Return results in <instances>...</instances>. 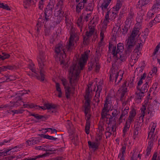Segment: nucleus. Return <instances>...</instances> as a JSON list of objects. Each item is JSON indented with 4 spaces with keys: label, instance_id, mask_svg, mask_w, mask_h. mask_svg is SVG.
I'll use <instances>...</instances> for the list:
<instances>
[{
    "label": "nucleus",
    "instance_id": "1",
    "mask_svg": "<svg viewBox=\"0 0 160 160\" xmlns=\"http://www.w3.org/2000/svg\"><path fill=\"white\" fill-rule=\"evenodd\" d=\"M90 52L89 50L86 51L82 54L78 61L73 63V65L70 67L69 71L70 86H67L68 82L66 79L63 78L61 79V81L64 87L65 95L67 98H69L71 94L74 92V86L77 84L79 73L87 63Z\"/></svg>",
    "mask_w": 160,
    "mask_h": 160
},
{
    "label": "nucleus",
    "instance_id": "2",
    "mask_svg": "<svg viewBox=\"0 0 160 160\" xmlns=\"http://www.w3.org/2000/svg\"><path fill=\"white\" fill-rule=\"evenodd\" d=\"M142 14L140 16L137 17L136 18L137 22L134 28L132 29L130 36L128 39L126 40L127 45L128 49H131L135 44V41L136 37H139L141 34L140 29L141 27V22L142 21V16L145 14V11H142Z\"/></svg>",
    "mask_w": 160,
    "mask_h": 160
},
{
    "label": "nucleus",
    "instance_id": "3",
    "mask_svg": "<svg viewBox=\"0 0 160 160\" xmlns=\"http://www.w3.org/2000/svg\"><path fill=\"white\" fill-rule=\"evenodd\" d=\"M157 126V123L152 122L150 124L148 129V144L146 151L145 157L147 158L150 154L151 149L153 145V143L155 142L157 138V136L155 132V129Z\"/></svg>",
    "mask_w": 160,
    "mask_h": 160
},
{
    "label": "nucleus",
    "instance_id": "4",
    "mask_svg": "<svg viewBox=\"0 0 160 160\" xmlns=\"http://www.w3.org/2000/svg\"><path fill=\"white\" fill-rule=\"evenodd\" d=\"M109 50L114 58L117 60L120 59L123 61L125 59V57L123 54L124 46L122 43H119L117 45V48L112 44L109 43Z\"/></svg>",
    "mask_w": 160,
    "mask_h": 160
},
{
    "label": "nucleus",
    "instance_id": "5",
    "mask_svg": "<svg viewBox=\"0 0 160 160\" xmlns=\"http://www.w3.org/2000/svg\"><path fill=\"white\" fill-rule=\"evenodd\" d=\"M55 52L58 54L57 58L59 57L58 59L60 64L62 65V67L65 68L68 67V63L67 60L65 59L66 55L65 51L62 44L59 43L56 45Z\"/></svg>",
    "mask_w": 160,
    "mask_h": 160
},
{
    "label": "nucleus",
    "instance_id": "6",
    "mask_svg": "<svg viewBox=\"0 0 160 160\" xmlns=\"http://www.w3.org/2000/svg\"><path fill=\"white\" fill-rule=\"evenodd\" d=\"M70 32V35L69 42L66 47L67 51L69 52H70L72 50L75 45V43L79 40V36L77 34V31L74 27H71Z\"/></svg>",
    "mask_w": 160,
    "mask_h": 160
},
{
    "label": "nucleus",
    "instance_id": "7",
    "mask_svg": "<svg viewBox=\"0 0 160 160\" xmlns=\"http://www.w3.org/2000/svg\"><path fill=\"white\" fill-rule=\"evenodd\" d=\"M143 43L142 41L139 40L138 41V45L136 47L135 50L132 53L131 58L129 60V65L131 67L134 66L135 63L137 61L141 54L140 50L142 47Z\"/></svg>",
    "mask_w": 160,
    "mask_h": 160
},
{
    "label": "nucleus",
    "instance_id": "8",
    "mask_svg": "<svg viewBox=\"0 0 160 160\" xmlns=\"http://www.w3.org/2000/svg\"><path fill=\"white\" fill-rule=\"evenodd\" d=\"M46 57L42 52H40L38 57V61L40 69L41 77H38V79L43 81L45 78L44 66L46 62Z\"/></svg>",
    "mask_w": 160,
    "mask_h": 160
},
{
    "label": "nucleus",
    "instance_id": "9",
    "mask_svg": "<svg viewBox=\"0 0 160 160\" xmlns=\"http://www.w3.org/2000/svg\"><path fill=\"white\" fill-rule=\"evenodd\" d=\"M91 84H89L87 86L86 90L85 98L86 101L84 103V113H88L90 110V99L92 97V92L91 89Z\"/></svg>",
    "mask_w": 160,
    "mask_h": 160
},
{
    "label": "nucleus",
    "instance_id": "10",
    "mask_svg": "<svg viewBox=\"0 0 160 160\" xmlns=\"http://www.w3.org/2000/svg\"><path fill=\"white\" fill-rule=\"evenodd\" d=\"M112 102L111 101V97L109 96H107L106 97V100L105 101V103L103 108L102 112V116L104 120H107L108 119L107 117V112L110 110L112 106Z\"/></svg>",
    "mask_w": 160,
    "mask_h": 160
},
{
    "label": "nucleus",
    "instance_id": "11",
    "mask_svg": "<svg viewBox=\"0 0 160 160\" xmlns=\"http://www.w3.org/2000/svg\"><path fill=\"white\" fill-rule=\"evenodd\" d=\"M118 12L111 8L107 12L104 20V23L105 25H107L110 21L113 20L116 18Z\"/></svg>",
    "mask_w": 160,
    "mask_h": 160
},
{
    "label": "nucleus",
    "instance_id": "12",
    "mask_svg": "<svg viewBox=\"0 0 160 160\" xmlns=\"http://www.w3.org/2000/svg\"><path fill=\"white\" fill-rule=\"evenodd\" d=\"M88 26L89 31L86 32V36L83 37V43L85 45H87L88 43L89 38L94 34L95 32V27L94 22H93L92 23V22L91 21L88 24Z\"/></svg>",
    "mask_w": 160,
    "mask_h": 160
},
{
    "label": "nucleus",
    "instance_id": "13",
    "mask_svg": "<svg viewBox=\"0 0 160 160\" xmlns=\"http://www.w3.org/2000/svg\"><path fill=\"white\" fill-rule=\"evenodd\" d=\"M55 0H50L48 5L47 6L45 11V19L47 20H49V17H51L52 14V10L53 8Z\"/></svg>",
    "mask_w": 160,
    "mask_h": 160
},
{
    "label": "nucleus",
    "instance_id": "14",
    "mask_svg": "<svg viewBox=\"0 0 160 160\" xmlns=\"http://www.w3.org/2000/svg\"><path fill=\"white\" fill-rule=\"evenodd\" d=\"M124 72L123 71L120 70L118 72H111L110 73V78L112 80L115 78V82L116 84H118L122 79Z\"/></svg>",
    "mask_w": 160,
    "mask_h": 160
},
{
    "label": "nucleus",
    "instance_id": "15",
    "mask_svg": "<svg viewBox=\"0 0 160 160\" xmlns=\"http://www.w3.org/2000/svg\"><path fill=\"white\" fill-rule=\"evenodd\" d=\"M63 2L62 0H58V2L54 11V15L55 17L61 18L63 16V12L62 10L63 8Z\"/></svg>",
    "mask_w": 160,
    "mask_h": 160
},
{
    "label": "nucleus",
    "instance_id": "16",
    "mask_svg": "<svg viewBox=\"0 0 160 160\" xmlns=\"http://www.w3.org/2000/svg\"><path fill=\"white\" fill-rule=\"evenodd\" d=\"M106 33V30L104 29H102L101 30L100 32V42L98 43V48H97L96 52L99 53L100 51H101L102 49V46L104 44L103 39L105 37V34Z\"/></svg>",
    "mask_w": 160,
    "mask_h": 160
},
{
    "label": "nucleus",
    "instance_id": "17",
    "mask_svg": "<svg viewBox=\"0 0 160 160\" xmlns=\"http://www.w3.org/2000/svg\"><path fill=\"white\" fill-rule=\"evenodd\" d=\"M35 149L36 150L42 151H53L51 148V146L47 144H44L41 145L36 146L35 147Z\"/></svg>",
    "mask_w": 160,
    "mask_h": 160
},
{
    "label": "nucleus",
    "instance_id": "18",
    "mask_svg": "<svg viewBox=\"0 0 160 160\" xmlns=\"http://www.w3.org/2000/svg\"><path fill=\"white\" fill-rule=\"evenodd\" d=\"M18 105H19L17 104V102H11L8 104L0 105V110L2 108L3 109H5V110H7V111H8V109H12L13 107H16Z\"/></svg>",
    "mask_w": 160,
    "mask_h": 160
},
{
    "label": "nucleus",
    "instance_id": "19",
    "mask_svg": "<svg viewBox=\"0 0 160 160\" xmlns=\"http://www.w3.org/2000/svg\"><path fill=\"white\" fill-rule=\"evenodd\" d=\"M111 0H105L100 6L102 11V14L104 12L108 11V6Z\"/></svg>",
    "mask_w": 160,
    "mask_h": 160
},
{
    "label": "nucleus",
    "instance_id": "20",
    "mask_svg": "<svg viewBox=\"0 0 160 160\" xmlns=\"http://www.w3.org/2000/svg\"><path fill=\"white\" fill-rule=\"evenodd\" d=\"M56 106L55 105L50 104V103H47L44 105V107H40L43 109H48V110H52V113L55 112L56 111L55 110V108H56Z\"/></svg>",
    "mask_w": 160,
    "mask_h": 160
},
{
    "label": "nucleus",
    "instance_id": "21",
    "mask_svg": "<svg viewBox=\"0 0 160 160\" xmlns=\"http://www.w3.org/2000/svg\"><path fill=\"white\" fill-rule=\"evenodd\" d=\"M155 14L157 13L160 10V2L156 0L151 9Z\"/></svg>",
    "mask_w": 160,
    "mask_h": 160
},
{
    "label": "nucleus",
    "instance_id": "22",
    "mask_svg": "<svg viewBox=\"0 0 160 160\" xmlns=\"http://www.w3.org/2000/svg\"><path fill=\"white\" fill-rule=\"evenodd\" d=\"M150 1V0H139L136 5V7L140 9L142 8L143 7H145Z\"/></svg>",
    "mask_w": 160,
    "mask_h": 160
},
{
    "label": "nucleus",
    "instance_id": "23",
    "mask_svg": "<svg viewBox=\"0 0 160 160\" xmlns=\"http://www.w3.org/2000/svg\"><path fill=\"white\" fill-rule=\"evenodd\" d=\"M126 146L123 145L121 148L119 153L118 157L120 158V160H125L124 154L126 153Z\"/></svg>",
    "mask_w": 160,
    "mask_h": 160
},
{
    "label": "nucleus",
    "instance_id": "24",
    "mask_svg": "<svg viewBox=\"0 0 160 160\" xmlns=\"http://www.w3.org/2000/svg\"><path fill=\"white\" fill-rule=\"evenodd\" d=\"M87 2V0H81L76 6V11L79 13L80 12L81 9H82L84 7L85 4Z\"/></svg>",
    "mask_w": 160,
    "mask_h": 160
},
{
    "label": "nucleus",
    "instance_id": "25",
    "mask_svg": "<svg viewBox=\"0 0 160 160\" xmlns=\"http://www.w3.org/2000/svg\"><path fill=\"white\" fill-rule=\"evenodd\" d=\"M97 89L96 91V93L94 99L96 102H98L99 101L100 94L102 91V88L101 86L100 85L97 86Z\"/></svg>",
    "mask_w": 160,
    "mask_h": 160
},
{
    "label": "nucleus",
    "instance_id": "26",
    "mask_svg": "<svg viewBox=\"0 0 160 160\" xmlns=\"http://www.w3.org/2000/svg\"><path fill=\"white\" fill-rule=\"evenodd\" d=\"M88 144L89 148L92 149V150L95 151L98 149L99 145L98 143L89 141L88 142Z\"/></svg>",
    "mask_w": 160,
    "mask_h": 160
},
{
    "label": "nucleus",
    "instance_id": "27",
    "mask_svg": "<svg viewBox=\"0 0 160 160\" xmlns=\"http://www.w3.org/2000/svg\"><path fill=\"white\" fill-rule=\"evenodd\" d=\"M127 82L124 81L123 84L122 86V87L119 89V91L121 92V99L124 96V94L127 92Z\"/></svg>",
    "mask_w": 160,
    "mask_h": 160
},
{
    "label": "nucleus",
    "instance_id": "28",
    "mask_svg": "<svg viewBox=\"0 0 160 160\" xmlns=\"http://www.w3.org/2000/svg\"><path fill=\"white\" fill-rule=\"evenodd\" d=\"M136 115V110L134 108L132 109L129 112V115L128 121L132 122L134 121V118Z\"/></svg>",
    "mask_w": 160,
    "mask_h": 160
},
{
    "label": "nucleus",
    "instance_id": "29",
    "mask_svg": "<svg viewBox=\"0 0 160 160\" xmlns=\"http://www.w3.org/2000/svg\"><path fill=\"white\" fill-rule=\"evenodd\" d=\"M38 142V141L35 137H32L28 140L26 142V144L28 146H32L37 144Z\"/></svg>",
    "mask_w": 160,
    "mask_h": 160
},
{
    "label": "nucleus",
    "instance_id": "30",
    "mask_svg": "<svg viewBox=\"0 0 160 160\" xmlns=\"http://www.w3.org/2000/svg\"><path fill=\"white\" fill-rule=\"evenodd\" d=\"M125 106H123V107L122 109V112L121 115L124 117V119H125L126 116H127L128 112L129 111V108L128 107H125Z\"/></svg>",
    "mask_w": 160,
    "mask_h": 160
},
{
    "label": "nucleus",
    "instance_id": "31",
    "mask_svg": "<svg viewBox=\"0 0 160 160\" xmlns=\"http://www.w3.org/2000/svg\"><path fill=\"white\" fill-rule=\"evenodd\" d=\"M122 6V2L120 0H118L117 1L116 5L112 8L118 13V12L121 7Z\"/></svg>",
    "mask_w": 160,
    "mask_h": 160
},
{
    "label": "nucleus",
    "instance_id": "32",
    "mask_svg": "<svg viewBox=\"0 0 160 160\" xmlns=\"http://www.w3.org/2000/svg\"><path fill=\"white\" fill-rule=\"evenodd\" d=\"M146 109V107L145 105H143L141 109V113L140 114V116H139L140 120H142V122L143 121V118L145 116V112Z\"/></svg>",
    "mask_w": 160,
    "mask_h": 160
},
{
    "label": "nucleus",
    "instance_id": "33",
    "mask_svg": "<svg viewBox=\"0 0 160 160\" xmlns=\"http://www.w3.org/2000/svg\"><path fill=\"white\" fill-rule=\"evenodd\" d=\"M82 18L81 16L77 20V24L79 28L80 31H82V28L83 26V22L82 21Z\"/></svg>",
    "mask_w": 160,
    "mask_h": 160
},
{
    "label": "nucleus",
    "instance_id": "34",
    "mask_svg": "<svg viewBox=\"0 0 160 160\" xmlns=\"http://www.w3.org/2000/svg\"><path fill=\"white\" fill-rule=\"evenodd\" d=\"M82 18H83L84 20L87 22L88 21L91 17V13H86L85 12H83L81 16Z\"/></svg>",
    "mask_w": 160,
    "mask_h": 160
},
{
    "label": "nucleus",
    "instance_id": "35",
    "mask_svg": "<svg viewBox=\"0 0 160 160\" xmlns=\"http://www.w3.org/2000/svg\"><path fill=\"white\" fill-rule=\"evenodd\" d=\"M48 154V153H46L42 155H39L37 156L32 157L26 159V160H35L37 159L38 158H42L44 157L47 156Z\"/></svg>",
    "mask_w": 160,
    "mask_h": 160
},
{
    "label": "nucleus",
    "instance_id": "36",
    "mask_svg": "<svg viewBox=\"0 0 160 160\" xmlns=\"http://www.w3.org/2000/svg\"><path fill=\"white\" fill-rule=\"evenodd\" d=\"M133 13L130 12L129 13L128 16L125 21L126 24H129L131 23L133 19Z\"/></svg>",
    "mask_w": 160,
    "mask_h": 160
},
{
    "label": "nucleus",
    "instance_id": "37",
    "mask_svg": "<svg viewBox=\"0 0 160 160\" xmlns=\"http://www.w3.org/2000/svg\"><path fill=\"white\" fill-rule=\"evenodd\" d=\"M56 90L58 93V97L59 98H61L62 96V92L61 91L60 84L58 83H56Z\"/></svg>",
    "mask_w": 160,
    "mask_h": 160
},
{
    "label": "nucleus",
    "instance_id": "38",
    "mask_svg": "<svg viewBox=\"0 0 160 160\" xmlns=\"http://www.w3.org/2000/svg\"><path fill=\"white\" fill-rule=\"evenodd\" d=\"M160 22V14H158L154 18V20L150 23V24H152V25H154L157 23Z\"/></svg>",
    "mask_w": 160,
    "mask_h": 160
},
{
    "label": "nucleus",
    "instance_id": "39",
    "mask_svg": "<svg viewBox=\"0 0 160 160\" xmlns=\"http://www.w3.org/2000/svg\"><path fill=\"white\" fill-rule=\"evenodd\" d=\"M112 131L114 132V126H112L110 129L109 128H107V131L105 132L106 138H109L111 136Z\"/></svg>",
    "mask_w": 160,
    "mask_h": 160
},
{
    "label": "nucleus",
    "instance_id": "40",
    "mask_svg": "<svg viewBox=\"0 0 160 160\" xmlns=\"http://www.w3.org/2000/svg\"><path fill=\"white\" fill-rule=\"evenodd\" d=\"M131 123L132 122H130L128 121L126 122L123 129V132H126L128 130Z\"/></svg>",
    "mask_w": 160,
    "mask_h": 160
},
{
    "label": "nucleus",
    "instance_id": "41",
    "mask_svg": "<svg viewBox=\"0 0 160 160\" xmlns=\"http://www.w3.org/2000/svg\"><path fill=\"white\" fill-rule=\"evenodd\" d=\"M28 68L32 72L34 73L37 75H38V69H35L34 68V65L32 63L31 64H30L28 66Z\"/></svg>",
    "mask_w": 160,
    "mask_h": 160
},
{
    "label": "nucleus",
    "instance_id": "42",
    "mask_svg": "<svg viewBox=\"0 0 160 160\" xmlns=\"http://www.w3.org/2000/svg\"><path fill=\"white\" fill-rule=\"evenodd\" d=\"M90 126V121H86V126L85 127V131L87 134H88L89 133V129Z\"/></svg>",
    "mask_w": 160,
    "mask_h": 160
},
{
    "label": "nucleus",
    "instance_id": "43",
    "mask_svg": "<svg viewBox=\"0 0 160 160\" xmlns=\"http://www.w3.org/2000/svg\"><path fill=\"white\" fill-rule=\"evenodd\" d=\"M138 89V90L136 92L137 97L138 99H141L144 96V93L140 90L139 89Z\"/></svg>",
    "mask_w": 160,
    "mask_h": 160
},
{
    "label": "nucleus",
    "instance_id": "44",
    "mask_svg": "<svg viewBox=\"0 0 160 160\" xmlns=\"http://www.w3.org/2000/svg\"><path fill=\"white\" fill-rule=\"evenodd\" d=\"M33 2L32 0H23V5L24 7L26 8H27Z\"/></svg>",
    "mask_w": 160,
    "mask_h": 160
},
{
    "label": "nucleus",
    "instance_id": "45",
    "mask_svg": "<svg viewBox=\"0 0 160 160\" xmlns=\"http://www.w3.org/2000/svg\"><path fill=\"white\" fill-rule=\"evenodd\" d=\"M10 55L5 52H2V55L0 54V59L4 60L9 58Z\"/></svg>",
    "mask_w": 160,
    "mask_h": 160
},
{
    "label": "nucleus",
    "instance_id": "46",
    "mask_svg": "<svg viewBox=\"0 0 160 160\" xmlns=\"http://www.w3.org/2000/svg\"><path fill=\"white\" fill-rule=\"evenodd\" d=\"M148 85L147 82H146L142 86V87L139 90L145 93L147 92L148 89Z\"/></svg>",
    "mask_w": 160,
    "mask_h": 160
},
{
    "label": "nucleus",
    "instance_id": "47",
    "mask_svg": "<svg viewBox=\"0 0 160 160\" xmlns=\"http://www.w3.org/2000/svg\"><path fill=\"white\" fill-rule=\"evenodd\" d=\"M0 8L7 10H10V8L6 4L3 3H0Z\"/></svg>",
    "mask_w": 160,
    "mask_h": 160
},
{
    "label": "nucleus",
    "instance_id": "48",
    "mask_svg": "<svg viewBox=\"0 0 160 160\" xmlns=\"http://www.w3.org/2000/svg\"><path fill=\"white\" fill-rule=\"evenodd\" d=\"M140 128H139L136 127L134 130L133 132V138L134 139H135L137 137V136L138 134V131H139Z\"/></svg>",
    "mask_w": 160,
    "mask_h": 160
},
{
    "label": "nucleus",
    "instance_id": "49",
    "mask_svg": "<svg viewBox=\"0 0 160 160\" xmlns=\"http://www.w3.org/2000/svg\"><path fill=\"white\" fill-rule=\"evenodd\" d=\"M157 72V69L156 67H153L151 70V72H149V77L153 75H156Z\"/></svg>",
    "mask_w": 160,
    "mask_h": 160
},
{
    "label": "nucleus",
    "instance_id": "50",
    "mask_svg": "<svg viewBox=\"0 0 160 160\" xmlns=\"http://www.w3.org/2000/svg\"><path fill=\"white\" fill-rule=\"evenodd\" d=\"M93 5L91 3H89L88 4V6L86 8V11H92L93 10Z\"/></svg>",
    "mask_w": 160,
    "mask_h": 160
},
{
    "label": "nucleus",
    "instance_id": "51",
    "mask_svg": "<svg viewBox=\"0 0 160 160\" xmlns=\"http://www.w3.org/2000/svg\"><path fill=\"white\" fill-rule=\"evenodd\" d=\"M43 137L44 138H45L46 139H48L50 140H54V141H56L57 139V138H55L53 136H50L48 135H44Z\"/></svg>",
    "mask_w": 160,
    "mask_h": 160
},
{
    "label": "nucleus",
    "instance_id": "52",
    "mask_svg": "<svg viewBox=\"0 0 160 160\" xmlns=\"http://www.w3.org/2000/svg\"><path fill=\"white\" fill-rule=\"evenodd\" d=\"M155 14L151 9H150L148 12L147 15V17L148 18H150L153 17Z\"/></svg>",
    "mask_w": 160,
    "mask_h": 160
},
{
    "label": "nucleus",
    "instance_id": "53",
    "mask_svg": "<svg viewBox=\"0 0 160 160\" xmlns=\"http://www.w3.org/2000/svg\"><path fill=\"white\" fill-rule=\"evenodd\" d=\"M5 67L6 69V71L7 70V69L10 70H14V69H16L17 68L16 66H5Z\"/></svg>",
    "mask_w": 160,
    "mask_h": 160
},
{
    "label": "nucleus",
    "instance_id": "54",
    "mask_svg": "<svg viewBox=\"0 0 160 160\" xmlns=\"http://www.w3.org/2000/svg\"><path fill=\"white\" fill-rule=\"evenodd\" d=\"M128 24L125 25L122 29V34L124 35H125L127 33L128 30Z\"/></svg>",
    "mask_w": 160,
    "mask_h": 160
},
{
    "label": "nucleus",
    "instance_id": "55",
    "mask_svg": "<svg viewBox=\"0 0 160 160\" xmlns=\"http://www.w3.org/2000/svg\"><path fill=\"white\" fill-rule=\"evenodd\" d=\"M111 114L112 116L113 117H115L118 114V112L117 110L115 109H113L111 110Z\"/></svg>",
    "mask_w": 160,
    "mask_h": 160
},
{
    "label": "nucleus",
    "instance_id": "56",
    "mask_svg": "<svg viewBox=\"0 0 160 160\" xmlns=\"http://www.w3.org/2000/svg\"><path fill=\"white\" fill-rule=\"evenodd\" d=\"M160 48V42L158 44L156 47L154 49L153 52V54L155 55L156 54L157 52H158L159 48Z\"/></svg>",
    "mask_w": 160,
    "mask_h": 160
},
{
    "label": "nucleus",
    "instance_id": "57",
    "mask_svg": "<svg viewBox=\"0 0 160 160\" xmlns=\"http://www.w3.org/2000/svg\"><path fill=\"white\" fill-rule=\"evenodd\" d=\"M11 112L13 113V115H14L15 114L22 113L23 112V110L21 109L13 110Z\"/></svg>",
    "mask_w": 160,
    "mask_h": 160
},
{
    "label": "nucleus",
    "instance_id": "58",
    "mask_svg": "<svg viewBox=\"0 0 160 160\" xmlns=\"http://www.w3.org/2000/svg\"><path fill=\"white\" fill-rule=\"evenodd\" d=\"M41 18H39L38 20V23L37 24L36 26V29H37V30L38 32L39 30V28L41 27L42 24V23L41 22H39V21H40V20H41Z\"/></svg>",
    "mask_w": 160,
    "mask_h": 160
},
{
    "label": "nucleus",
    "instance_id": "59",
    "mask_svg": "<svg viewBox=\"0 0 160 160\" xmlns=\"http://www.w3.org/2000/svg\"><path fill=\"white\" fill-rule=\"evenodd\" d=\"M65 22L67 24H71L72 23L71 22V20L70 18V17L68 15H66L65 16Z\"/></svg>",
    "mask_w": 160,
    "mask_h": 160
},
{
    "label": "nucleus",
    "instance_id": "60",
    "mask_svg": "<svg viewBox=\"0 0 160 160\" xmlns=\"http://www.w3.org/2000/svg\"><path fill=\"white\" fill-rule=\"evenodd\" d=\"M28 106L27 107H28L30 108H34L35 109H37V107H38V106L35 105V104H34L33 103H31L30 104H28L27 105Z\"/></svg>",
    "mask_w": 160,
    "mask_h": 160
},
{
    "label": "nucleus",
    "instance_id": "61",
    "mask_svg": "<svg viewBox=\"0 0 160 160\" xmlns=\"http://www.w3.org/2000/svg\"><path fill=\"white\" fill-rule=\"evenodd\" d=\"M44 2L41 0L39 2V8L40 10H42L44 7Z\"/></svg>",
    "mask_w": 160,
    "mask_h": 160
},
{
    "label": "nucleus",
    "instance_id": "62",
    "mask_svg": "<svg viewBox=\"0 0 160 160\" xmlns=\"http://www.w3.org/2000/svg\"><path fill=\"white\" fill-rule=\"evenodd\" d=\"M31 115L35 117L37 119H40L42 118V116L39 115L37 114H32Z\"/></svg>",
    "mask_w": 160,
    "mask_h": 160
},
{
    "label": "nucleus",
    "instance_id": "63",
    "mask_svg": "<svg viewBox=\"0 0 160 160\" xmlns=\"http://www.w3.org/2000/svg\"><path fill=\"white\" fill-rule=\"evenodd\" d=\"M102 138V136L100 135H98L95 139L96 142L98 143V142L101 140Z\"/></svg>",
    "mask_w": 160,
    "mask_h": 160
},
{
    "label": "nucleus",
    "instance_id": "64",
    "mask_svg": "<svg viewBox=\"0 0 160 160\" xmlns=\"http://www.w3.org/2000/svg\"><path fill=\"white\" fill-rule=\"evenodd\" d=\"M88 113H84L85 116V118L86 121H90V119L91 117V115Z\"/></svg>",
    "mask_w": 160,
    "mask_h": 160
}]
</instances>
